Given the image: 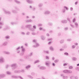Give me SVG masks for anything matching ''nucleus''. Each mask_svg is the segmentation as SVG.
<instances>
[{
	"label": "nucleus",
	"mask_w": 79,
	"mask_h": 79,
	"mask_svg": "<svg viewBox=\"0 0 79 79\" xmlns=\"http://www.w3.org/2000/svg\"><path fill=\"white\" fill-rule=\"evenodd\" d=\"M21 48V47H19L16 48V52H17V53H20V50L19 49Z\"/></svg>",
	"instance_id": "nucleus-8"
},
{
	"label": "nucleus",
	"mask_w": 79,
	"mask_h": 79,
	"mask_svg": "<svg viewBox=\"0 0 79 79\" xmlns=\"http://www.w3.org/2000/svg\"><path fill=\"white\" fill-rule=\"evenodd\" d=\"M32 25L31 24H27L25 26L27 28H28L29 30L30 31H34V29L32 27Z\"/></svg>",
	"instance_id": "nucleus-1"
},
{
	"label": "nucleus",
	"mask_w": 79,
	"mask_h": 79,
	"mask_svg": "<svg viewBox=\"0 0 79 79\" xmlns=\"http://www.w3.org/2000/svg\"><path fill=\"white\" fill-rule=\"evenodd\" d=\"M49 48L51 51H54V50H55V49H54V48H53V46H50Z\"/></svg>",
	"instance_id": "nucleus-20"
},
{
	"label": "nucleus",
	"mask_w": 79,
	"mask_h": 79,
	"mask_svg": "<svg viewBox=\"0 0 79 79\" xmlns=\"http://www.w3.org/2000/svg\"><path fill=\"white\" fill-rule=\"evenodd\" d=\"M50 63H51V62H50V61H45V64L48 67H50Z\"/></svg>",
	"instance_id": "nucleus-5"
},
{
	"label": "nucleus",
	"mask_w": 79,
	"mask_h": 79,
	"mask_svg": "<svg viewBox=\"0 0 79 79\" xmlns=\"http://www.w3.org/2000/svg\"><path fill=\"white\" fill-rule=\"evenodd\" d=\"M41 40H44L45 39V36L42 35L41 36Z\"/></svg>",
	"instance_id": "nucleus-18"
},
{
	"label": "nucleus",
	"mask_w": 79,
	"mask_h": 79,
	"mask_svg": "<svg viewBox=\"0 0 79 79\" xmlns=\"http://www.w3.org/2000/svg\"><path fill=\"white\" fill-rule=\"evenodd\" d=\"M27 76L28 77H29V78H30V79H34V77L31 76V75H27Z\"/></svg>",
	"instance_id": "nucleus-22"
},
{
	"label": "nucleus",
	"mask_w": 79,
	"mask_h": 79,
	"mask_svg": "<svg viewBox=\"0 0 79 79\" xmlns=\"http://www.w3.org/2000/svg\"><path fill=\"white\" fill-rule=\"evenodd\" d=\"M61 76L62 77H63V78L64 79H68V77L67 76H64V75L63 74H62L61 75Z\"/></svg>",
	"instance_id": "nucleus-14"
},
{
	"label": "nucleus",
	"mask_w": 79,
	"mask_h": 79,
	"mask_svg": "<svg viewBox=\"0 0 79 79\" xmlns=\"http://www.w3.org/2000/svg\"><path fill=\"white\" fill-rule=\"evenodd\" d=\"M11 24H12V25H14V24H15V22H11Z\"/></svg>",
	"instance_id": "nucleus-55"
},
{
	"label": "nucleus",
	"mask_w": 79,
	"mask_h": 79,
	"mask_svg": "<svg viewBox=\"0 0 79 79\" xmlns=\"http://www.w3.org/2000/svg\"><path fill=\"white\" fill-rule=\"evenodd\" d=\"M3 53L5 54H6V55H10V52L8 51H3Z\"/></svg>",
	"instance_id": "nucleus-16"
},
{
	"label": "nucleus",
	"mask_w": 79,
	"mask_h": 79,
	"mask_svg": "<svg viewBox=\"0 0 79 79\" xmlns=\"http://www.w3.org/2000/svg\"><path fill=\"white\" fill-rule=\"evenodd\" d=\"M63 72L64 73H73V72L71 70H64L63 71Z\"/></svg>",
	"instance_id": "nucleus-4"
},
{
	"label": "nucleus",
	"mask_w": 79,
	"mask_h": 79,
	"mask_svg": "<svg viewBox=\"0 0 79 79\" xmlns=\"http://www.w3.org/2000/svg\"><path fill=\"white\" fill-rule=\"evenodd\" d=\"M39 62H40V60H36L35 61L34 64H36V63H39Z\"/></svg>",
	"instance_id": "nucleus-31"
},
{
	"label": "nucleus",
	"mask_w": 79,
	"mask_h": 79,
	"mask_svg": "<svg viewBox=\"0 0 79 79\" xmlns=\"http://www.w3.org/2000/svg\"><path fill=\"white\" fill-rule=\"evenodd\" d=\"M78 3V1H77L76 2H75V4L76 5H77V4Z\"/></svg>",
	"instance_id": "nucleus-63"
},
{
	"label": "nucleus",
	"mask_w": 79,
	"mask_h": 79,
	"mask_svg": "<svg viewBox=\"0 0 79 79\" xmlns=\"http://www.w3.org/2000/svg\"><path fill=\"white\" fill-rule=\"evenodd\" d=\"M46 60H49V57L48 56H46Z\"/></svg>",
	"instance_id": "nucleus-54"
},
{
	"label": "nucleus",
	"mask_w": 79,
	"mask_h": 79,
	"mask_svg": "<svg viewBox=\"0 0 79 79\" xmlns=\"http://www.w3.org/2000/svg\"><path fill=\"white\" fill-rule=\"evenodd\" d=\"M33 29H34H34H37V26H36L35 25H33Z\"/></svg>",
	"instance_id": "nucleus-32"
},
{
	"label": "nucleus",
	"mask_w": 79,
	"mask_h": 79,
	"mask_svg": "<svg viewBox=\"0 0 79 79\" xmlns=\"http://www.w3.org/2000/svg\"><path fill=\"white\" fill-rule=\"evenodd\" d=\"M58 61H59V60L58 59H56L54 61L55 63H58Z\"/></svg>",
	"instance_id": "nucleus-42"
},
{
	"label": "nucleus",
	"mask_w": 79,
	"mask_h": 79,
	"mask_svg": "<svg viewBox=\"0 0 79 79\" xmlns=\"http://www.w3.org/2000/svg\"><path fill=\"white\" fill-rule=\"evenodd\" d=\"M27 1L28 3H29L30 4H31L33 3V2H32V1L31 0H27Z\"/></svg>",
	"instance_id": "nucleus-21"
},
{
	"label": "nucleus",
	"mask_w": 79,
	"mask_h": 79,
	"mask_svg": "<svg viewBox=\"0 0 79 79\" xmlns=\"http://www.w3.org/2000/svg\"><path fill=\"white\" fill-rule=\"evenodd\" d=\"M21 34H22V35H25V34H26V33H24V32H21Z\"/></svg>",
	"instance_id": "nucleus-46"
},
{
	"label": "nucleus",
	"mask_w": 79,
	"mask_h": 79,
	"mask_svg": "<svg viewBox=\"0 0 79 79\" xmlns=\"http://www.w3.org/2000/svg\"><path fill=\"white\" fill-rule=\"evenodd\" d=\"M5 62V59L2 57L0 58V63H4Z\"/></svg>",
	"instance_id": "nucleus-7"
},
{
	"label": "nucleus",
	"mask_w": 79,
	"mask_h": 79,
	"mask_svg": "<svg viewBox=\"0 0 79 79\" xmlns=\"http://www.w3.org/2000/svg\"><path fill=\"white\" fill-rule=\"evenodd\" d=\"M7 29H8V27H5L3 29V30L4 31H6V30H7Z\"/></svg>",
	"instance_id": "nucleus-33"
},
{
	"label": "nucleus",
	"mask_w": 79,
	"mask_h": 79,
	"mask_svg": "<svg viewBox=\"0 0 79 79\" xmlns=\"http://www.w3.org/2000/svg\"><path fill=\"white\" fill-rule=\"evenodd\" d=\"M40 65H39L38 66V67H39V68L40 69H42V70L46 69V67H45L42 66H41L40 67Z\"/></svg>",
	"instance_id": "nucleus-9"
},
{
	"label": "nucleus",
	"mask_w": 79,
	"mask_h": 79,
	"mask_svg": "<svg viewBox=\"0 0 79 79\" xmlns=\"http://www.w3.org/2000/svg\"><path fill=\"white\" fill-rule=\"evenodd\" d=\"M61 33L59 32L58 33V34L57 35L58 36H61Z\"/></svg>",
	"instance_id": "nucleus-57"
},
{
	"label": "nucleus",
	"mask_w": 79,
	"mask_h": 79,
	"mask_svg": "<svg viewBox=\"0 0 79 79\" xmlns=\"http://www.w3.org/2000/svg\"><path fill=\"white\" fill-rule=\"evenodd\" d=\"M22 53H24L25 52V48H23L22 49Z\"/></svg>",
	"instance_id": "nucleus-40"
},
{
	"label": "nucleus",
	"mask_w": 79,
	"mask_h": 79,
	"mask_svg": "<svg viewBox=\"0 0 79 79\" xmlns=\"http://www.w3.org/2000/svg\"><path fill=\"white\" fill-rule=\"evenodd\" d=\"M2 25H3V23L2 22H0V26H2Z\"/></svg>",
	"instance_id": "nucleus-58"
},
{
	"label": "nucleus",
	"mask_w": 79,
	"mask_h": 79,
	"mask_svg": "<svg viewBox=\"0 0 79 79\" xmlns=\"http://www.w3.org/2000/svg\"><path fill=\"white\" fill-rule=\"evenodd\" d=\"M5 39L6 40H9L10 39V36L8 35H6L5 36Z\"/></svg>",
	"instance_id": "nucleus-15"
},
{
	"label": "nucleus",
	"mask_w": 79,
	"mask_h": 79,
	"mask_svg": "<svg viewBox=\"0 0 79 79\" xmlns=\"http://www.w3.org/2000/svg\"><path fill=\"white\" fill-rule=\"evenodd\" d=\"M12 78H15L16 79H18V76H16L15 75H12L11 76Z\"/></svg>",
	"instance_id": "nucleus-24"
},
{
	"label": "nucleus",
	"mask_w": 79,
	"mask_h": 79,
	"mask_svg": "<svg viewBox=\"0 0 79 79\" xmlns=\"http://www.w3.org/2000/svg\"><path fill=\"white\" fill-rule=\"evenodd\" d=\"M3 10L5 13L6 14H9V15H11V12L9 11H6L5 9H3Z\"/></svg>",
	"instance_id": "nucleus-6"
},
{
	"label": "nucleus",
	"mask_w": 79,
	"mask_h": 79,
	"mask_svg": "<svg viewBox=\"0 0 79 79\" xmlns=\"http://www.w3.org/2000/svg\"><path fill=\"white\" fill-rule=\"evenodd\" d=\"M60 44H63L64 42V40H60Z\"/></svg>",
	"instance_id": "nucleus-30"
},
{
	"label": "nucleus",
	"mask_w": 79,
	"mask_h": 79,
	"mask_svg": "<svg viewBox=\"0 0 79 79\" xmlns=\"http://www.w3.org/2000/svg\"><path fill=\"white\" fill-rule=\"evenodd\" d=\"M72 48H76V46L74 45H72Z\"/></svg>",
	"instance_id": "nucleus-51"
},
{
	"label": "nucleus",
	"mask_w": 79,
	"mask_h": 79,
	"mask_svg": "<svg viewBox=\"0 0 79 79\" xmlns=\"http://www.w3.org/2000/svg\"><path fill=\"white\" fill-rule=\"evenodd\" d=\"M38 6L40 8H41L43 6V4L42 3H40L39 4Z\"/></svg>",
	"instance_id": "nucleus-26"
},
{
	"label": "nucleus",
	"mask_w": 79,
	"mask_h": 79,
	"mask_svg": "<svg viewBox=\"0 0 79 79\" xmlns=\"http://www.w3.org/2000/svg\"><path fill=\"white\" fill-rule=\"evenodd\" d=\"M70 26L73 28H74V26L72 24H70Z\"/></svg>",
	"instance_id": "nucleus-44"
},
{
	"label": "nucleus",
	"mask_w": 79,
	"mask_h": 79,
	"mask_svg": "<svg viewBox=\"0 0 79 79\" xmlns=\"http://www.w3.org/2000/svg\"><path fill=\"white\" fill-rule=\"evenodd\" d=\"M21 28L23 29H25V27H24V25H22L21 27Z\"/></svg>",
	"instance_id": "nucleus-48"
},
{
	"label": "nucleus",
	"mask_w": 79,
	"mask_h": 79,
	"mask_svg": "<svg viewBox=\"0 0 79 79\" xmlns=\"http://www.w3.org/2000/svg\"><path fill=\"white\" fill-rule=\"evenodd\" d=\"M64 55H67V56H68L69 55V54L67 52H65L64 53Z\"/></svg>",
	"instance_id": "nucleus-52"
},
{
	"label": "nucleus",
	"mask_w": 79,
	"mask_h": 79,
	"mask_svg": "<svg viewBox=\"0 0 79 79\" xmlns=\"http://www.w3.org/2000/svg\"><path fill=\"white\" fill-rule=\"evenodd\" d=\"M45 52L46 53H47L48 54H49V51H45Z\"/></svg>",
	"instance_id": "nucleus-61"
},
{
	"label": "nucleus",
	"mask_w": 79,
	"mask_h": 79,
	"mask_svg": "<svg viewBox=\"0 0 79 79\" xmlns=\"http://www.w3.org/2000/svg\"><path fill=\"white\" fill-rule=\"evenodd\" d=\"M48 26H52L53 23L51 22H48Z\"/></svg>",
	"instance_id": "nucleus-27"
},
{
	"label": "nucleus",
	"mask_w": 79,
	"mask_h": 79,
	"mask_svg": "<svg viewBox=\"0 0 79 79\" xmlns=\"http://www.w3.org/2000/svg\"><path fill=\"white\" fill-rule=\"evenodd\" d=\"M69 68L70 69H72L73 68V66H69Z\"/></svg>",
	"instance_id": "nucleus-34"
},
{
	"label": "nucleus",
	"mask_w": 79,
	"mask_h": 79,
	"mask_svg": "<svg viewBox=\"0 0 79 79\" xmlns=\"http://www.w3.org/2000/svg\"><path fill=\"white\" fill-rule=\"evenodd\" d=\"M23 55H24V52H22V53H20V55L21 56H23Z\"/></svg>",
	"instance_id": "nucleus-50"
},
{
	"label": "nucleus",
	"mask_w": 79,
	"mask_h": 79,
	"mask_svg": "<svg viewBox=\"0 0 79 79\" xmlns=\"http://www.w3.org/2000/svg\"><path fill=\"white\" fill-rule=\"evenodd\" d=\"M31 67V65H28L26 66V68L27 69H29Z\"/></svg>",
	"instance_id": "nucleus-19"
},
{
	"label": "nucleus",
	"mask_w": 79,
	"mask_h": 79,
	"mask_svg": "<svg viewBox=\"0 0 79 79\" xmlns=\"http://www.w3.org/2000/svg\"><path fill=\"white\" fill-rule=\"evenodd\" d=\"M76 69L78 71H79V67H77L76 68Z\"/></svg>",
	"instance_id": "nucleus-64"
},
{
	"label": "nucleus",
	"mask_w": 79,
	"mask_h": 79,
	"mask_svg": "<svg viewBox=\"0 0 79 79\" xmlns=\"http://www.w3.org/2000/svg\"><path fill=\"white\" fill-rule=\"evenodd\" d=\"M5 76V75L3 73L0 74V78H3Z\"/></svg>",
	"instance_id": "nucleus-13"
},
{
	"label": "nucleus",
	"mask_w": 79,
	"mask_h": 79,
	"mask_svg": "<svg viewBox=\"0 0 79 79\" xmlns=\"http://www.w3.org/2000/svg\"><path fill=\"white\" fill-rule=\"evenodd\" d=\"M32 34L33 35H36V33H35V32H32Z\"/></svg>",
	"instance_id": "nucleus-47"
},
{
	"label": "nucleus",
	"mask_w": 79,
	"mask_h": 79,
	"mask_svg": "<svg viewBox=\"0 0 79 79\" xmlns=\"http://www.w3.org/2000/svg\"><path fill=\"white\" fill-rule=\"evenodd\" d=\"M69 28L68 27H66L64 28V31H68V30Z\"/></svg>",
	"instance_id": "nucleus-41"
},
{
	"label": "nucleus",
	"mask_w": 79,
	"mask_h": 79,
	"mask_svg": "<svg viewBox=\"0 0 79 79\" xmlns=\"http://www.w3.org/2000/svg\"><path fill=\"white\" fill-rule=\"evenodd\" d=\"M72 60L74 61H76V60H77V58L75 57H73L72 58Z\"/></svg>",
	"instance_id": "nucleus-35"
},
{
	"label": "nucleus",
	"mask_w": 79,
	"mask_h": 79,
	"mask_svg": "<svg viewBox=\"0 0 79 79\" xmlns=\"http://www.w3.org/2000/svg\"><path fill=\"white\" fill-rule=\"evenodd\" d=\"M15 2L17 4H19V3H20V2L18 1L17 0H15Z\"/></svg>",
	"instance_id": "nucleus-28"
},
{
	"label": "nucleus",
	"mask_w": 79,
	"mask_h": 79,
	"mask_svg": "<svg viewBox=\"0 0 79 79\" xmlns=\"http://www.w3.org/2000/svg\"><path fill=\"white\" fill-rule=\"evenodd\" d=\"M76 18H74L73 19V23H74L75 22V21H76Z\"/></svg>",
	"instance_id": "nucleus-56"
},
{
	"label": "nucleus",
	"mask_w": 79,
	"mask_h": 79,
	"mask_svg": "<svg viewBox=\"0 0 79 79\" xmlns=\"http://www.w3.org/2000/svg\"><path fill=\"white\" fill-rule=\"evenodd\" d=\"M62 11L63 13H65V11H66V10L65 9H63Z\"/></svg>",
	"instance_id": "nucleus-45"
},
{
	"label": "nucleus",
	"mask_w": 79,
	"mask_h": 79,
	"mask_svg": "<svg viewBox=\"0 0 79 79\" xmlns=\"http://www.w3.org/2000/svg\"><path fill=\"white\" fill-rule=\"evenodd\" d=\"M64 8L66 9L67 10H68V8L66 6H64Z\"/></svg>",
	"instance_id": "nucleus-37"
},
{
	"label": "nucleus",
	"mask_w": 79,
	"mask_h": 79,
	"mask_svg": "<svg viewBox=\"0 0 79 79\" xmlns=\"http://www.w3.org/2000/svg\"><path fill=\"white\" fill-rule=\"evenodd\" d=\"M50 13H51V12L49 10H46L44 12L45 15H50Z\"/></svg>",
	"instance_id": "nucleus-11"
},
{
	"label": "nucleus",
	"mask_w": 79,
	"mask_h": 79,
	"mask_svg": "<svg viewBox=\"0 0 79 79\" xmlns=\"http://www.w3.org/2000/svg\"><path fill=\"white\" fill-rule=\"evenodd\" d=\"M67 20H68V21H69V23H71V22L70 21V19H69V18H67Z\"/></svg>",
	"instance_id": "nucleus-53"
},
{
	"label": "nucleus",
	"mask_w": 79,
	"mask_h": 79,
	"mask_svg": "<svg viewBox=\"0 0 79 79\" xmlns=\"http://www.w3.org/2000/svg\"><path fill=\"white\" fill-rule=\"evenodd\" d=\"M38 26L39 27H42L43 26V25L42 24L40 23L38 24Z\"/></svg>",
	"instance_id": "nucleus-38"
},
{
	"label": "nucleus",
	"mask_w": 79,
	"mask_h": 79,
	"mask_svg": "<svg viewBox=\"0 0 79 79\" xmlns=\"http://www.w3.org/2000/svg\"><path fill=\"white\" fill-rule=\"evenodd\" d=\"M33 43H35L36 44V45L33 46V47H39V44L37 42V40H33Z\"/></svg>",
	"instance_id": "nucleus-3"
},
{
	"label": "nucleus",
	"mask_w": 79,
	"mask_h": 79,
	"mask_svg": "<svg viewBox=\"0 0 79 79\" xmlns=\"http://www.w3.org/2000/svg\"><path fill=\"white\" fill-rule=\"evenodd\" d=\"M26 34L27 35H30V32L27 31L26 33Z\"/></svg>",
	"instance_id": "nucleus-39"
},
{
	"label": "nucleus",
	"mask_w": 79,
	"mask_h": 79,
	"mask_svg": "<svg viewBox=\"0 0 79 79\" xmlns=\"http://www.w3.org/2000/svg\"><path fill=\"white\" fill-rule=\"evenodd\" d=\"M8 44V42L7 41H5L4 42L2 45V46H6Z\"/></svg>",
	"instance_id": "nucleus-10"
},
{
	"label": "nucleus",
	"mask_w": 79,
	"mask_h": 79,
	"mask_svg": "<svg viewBox=\"0 0 79 79\" xmlns=\"http://www.w3.org/2000/svg\"><path fill=\"white\" fill-rule=\"evenodd\" d=\"M32 21V20L31 19H28L26 20V23H29V22H31Z\"/></svg>",
	"instance_id": "nucleus-29"
},
{
	"label": "nucleus",
	"mask_w": 79,
	"mask_h": 79,
	"mask_svg": "<svg viewBox=\"0 0 79 79\" xmlns=\"http://www.w3.org/2000/svg\"><path fill=\"white\" fill-rule=\"evenodd\" d=\"M74 24L75 26V27L77 28L79 27V25H78V23H74Z\"/></svg>",
	"instance_id": "nucleus-23"
},
{
	"label": "nucleus",
	"mask_w": 79,
	"mask_h": 79,
	"mask_svg": "<svg viewBox=\"0 0 79 79\" xmlns=\"http://www.w3.org/2000/svg\"><path fill=\"white\" fill-rule=\"evenodd\" d=\"M48 41H52V40H53V39H52V38H50V39H48Z\"/></svg>",
	"instance_id": "nucleus-49"
},
{
	"label": "nucleus",
	"mask_w": 79,
	"mask_h": 79,
	"mask_svg": "<svg viewBox=\"0 0 79 79\" xmlns=\"http://www.w3.org/2000/svg\"><path fill=\"white\" fill-rule=\"evenodd\" d=\"M11 12L12 13H13L14 14H16V13H17L16 11L14 9H12L11 10Z\"/></svg>",
	"instance_id": "nucleus-17"
},
{
	"label": "nucleus",
	"mask_w": 79,
	"mask_h": 79,
	"mask_svg": "<svg viewBox=\"0 0 79 79\" xmlns=\"http://www.w3.org/2000/svg\"><path fill=\"white\" fill-rule=\"evenodd\" d=\"M11 67L12 68V69L14 70L18 68V65H17V64L14 63L11 65Z\"/></svg>",
	"instance_id": "nucleus-2"
},
{
	"label": "nucleus",
	"mask_w": 79,
	"mask_h": 79,
	"mask_svg": "<svg viewBox=\"0 0 79 79\" xmlns=\"http://www.w3.org/2000/svg\"><path fill=\"white\" fill-rule=\"evenodd\" d=\"M71 40H72V39H67V41H71Z\"/></svg>",
	"instance_id": "nucleus-59"
},
{
	"label": "nucleus",
	"mask_w": 79,
	"mask_h": 79,
	"mask_svg": "<svg viewBox=\"0 0 79 79\" xmlns=\"http://www.w3.org/2000/svg\"><path fill=\"white\" fill-rule=\"evenodd\" d=\"M6 73L8 75H11V72L10 71H7L6 72Z\"/></svg>",
	"instance_id": "nucleus-25"
},
{
	"label": "nucleus",
	"mask_w": 79,
	"mask_h": 79,
	"mask_svg": "<svg viewBox=\"0 0 79 79\" xmlns=\"http://www.w3.org/2000/svg\"><path fill=\"white\" fill-rule=\"evenodd\" d=\"M74 76H71L70 77V78L71 79H74Z\"/></svg>",
	"instance_id": "nucleus-60"
},
{
	"label": "nucleus",
	"mask_w": 79,
	"mask_h": 79,
	"mask_svg": "<svg viewBox=\"0 0 79 79\" xmlns=\"http://www.w3.org/2000/svg\"><path fill=\"white\" fill-rule=\"evenodd\" d=\"M9 67H10V65H7L6 66V69H7V68H9Z\"/></svg>",
	"instance_id": "nucleus-62"
},
{
	"label": "nucleus",
	"mask_w": 79,
	"mask_h": 79,
	"mask_svg": "<svg viewBox=\"0 0 79 79\" xmlns=\"http://www.w3.org/2000/svg\"><path fill=\"white\" fill-rule=\"evenodd\" d=\"M61 22L64 24H66L68 23L66 20H63L61 21Z\"/></svg>",
	"instance_id": "nucleus-12"
},
{
	"label": "nucleus",
	"mask_w": 79,
	"mask_h": 79,
	"mask_svg": "<svg viewBox=\"0 0 79 79\" xmlns=\"http://www.w3.org/2000/svg\"><path fill=\"white\" fill-rule=\"evenodd\" d=\"M33 55V52H31V53L29 54V56H32Z\"/></svg>",
	"instance_id": "nucleus-36"
},
{
	"label": "nucleus",
	"mask_w": 79,
	"mask_h": 79,
	"mask_svg": "<svg viewBox=\"0 0 79 79\" xmlns=\"http://www.w3.org/2000/svg\"><path fill=\"white\" fill-rule=\"evenodd\" d=\"M31 74L32 76H35V75L36 74H35V73H34V72H32V73H31Z\"/></svg>",
	"instance_id": "nucleus-43"
}]
</instances>
